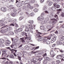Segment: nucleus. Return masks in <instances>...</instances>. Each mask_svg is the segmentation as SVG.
Wrapping results in <instances>:
<instances>
[{"label":"nucleus","mask_w":64,"mask_h":64,"mask_svg":"<svg viewBox=\"0 0 64 64\" xmlns=\"http://www.w3.org/2000/svg\"><path fill=\"white\" fill-rule=\"evenodd\" d=\"M23 5V4L21 2H19L16 5V6L18 7H20Z\"/></svg>","instance_id":"9b49d317"},{"label":"nucleus","mask_w":64,"mask_h":64,"mask_svg":"<svg viewBox=\"0 0 64 64\" xmlns=\"http://www.w3.org/2000/svg\"><path fill=\"white\" fill-rule=\"evenodd\" d=\"M48 21H49V18H45V20L44 21V22L45 23H46Z\"/></svg>","instance_id":"4be33fe9"},{"label":"nucleus","mask_w":64,"mask_h":64,"mask_svg":"<svg viewBox=\"0 0 64 64\" xmlns=\"http://www.w3.org/2000/svg\"><path fill=\"white\" fill-rule=\"evenodd\" d=\"M26 14L28 16H30V14L28 12H26Z\"/></svg>","instance_id":"e2e57ef3"},{"label":"nucleus","mask_w":64,"mask_h":64,"mask_svg":"<svg viewBox=\"0 0 64 64\" xmlns=\"http://www.w3.org/2000/svg\"><path fill=\"white\" fill-rule=\"evenodd\" d=\"M34 12H38V10L35 8L34 10Z\"/></svg>","instance_id":"09e8293b"},{"label":"nucleus","mask_w":64,"mask_h":64,"mask_svg":"<svg viewBox=\"0 0 64 64\" xmlns=\"http://www.w3.org/2000/svg\"><path fill=\"white\" fill-rule=\"evenodd\" d=\"M2 51L4 52H6L7 51V50H4L3 51Z\"/></svg>","instance_id":"69168bd1"},{"label":"nucleus","mask_w":64,"mask_h":64,"mask_svg":"<svg viewBox=\"0 0 64 64\" xmlns=\"http://www.w3.org/2000/svg\"><path fill=\"white\" fill-rule=\"evenodd\" d=\"M47 55V54L46 53H45L44 54V55H42V56L43 57H45V56H46Z\"/></svg>","instance_id":"338daca9"},{"label":"nucleus","mask_w":64,"mask_h":64,"mask_svg":"<svg viewBox=\"0 0 64 64\" xmlns=\"http://www.w3.org/2000/svg\"><path fill=\"white\" fill-rule=\"evenodd\" d=\"M52 10L53 11H55L56 10V7L55 6H53L52 7Z\"/></svg>","instance_id":"7c9ffc66"},{"label":"nucleus","mask_w":64,"mask_h":64,"mask_svg":"<svg viewBox=\"0 0 64 64\" xmlns=\"http://www.w3.org/2000/svg\"><path fill=\"white\" fill-rule=\"evenodd\" d=\"M60 7V5L59 4H56V8H59Z\"/></svg>","instance_id":"4c0bfd02"},{"label":"nucleus","mask_w":64,"mask_h":64,"mask_svg":"<svg viewBox=\"0 0 64 64\" xmlns=\"http://www.w3.org/2000/svg\"><path fill=\"white\" fill-rule=\"evenodd\" d=\"M16 14H17L14 12H12V13H11V16H12L13 17H15L16 16Z\"/></svg>","instance_id":"6ab92c4d"},{"label":"nucleus","mask_w":64,"mask_h":64,"mask_svg":"<svg viewBox=\"0 0 64 64\" xmlns=\"http://www.w3.org/2000/svg\"><path fill=\"white\" fill-rule=\"evenodd\" d=\"M23 18H24V17L22 16H20L19 18V21H21V20H22Z\"/></svg>","instance_id":"72a5a7b5"},{"label":"nucleus","mask_w":64,"mask_h":64,"mask_svg":"<svg viewBox=\"0 0 64 64\" xmlns=\"http://www.w3.org/2000/svg\"><path fill=\"white\" fill-rule=\"evenodd\" d=\"M22 45H21L19 47H18V48H19L20 50V49H21V48H22Z\"/></svg>","instance_id":"13d9d810"},{"label":"nucleus","mask_w":64,"mask_h":64,"mask_svg":"<svg viewBox=\"0 0 64 64\" xmlns=\"http://www.w3.org/2000/svg\"><path fill=\"white\" fill-rule=\"evenodd\" d=\"M13 11L14 12H16L17 11V10L16 9H14L13 10Z\"/></svg>","instance_id":"774afa93"},{"label":"nucleus","mask_w":64,"mask_h":64,"mask_svg":"<svg viewBox=\"0 0 64 64\" xmlns=\"http://www.w3.org/2000/svg\"><path fill=\"white\" fill-rule=\"evenodd\" d=\"M28 31H29V28H28V27L27 26L26 27L25 31L27 32Z\"/></svg>","instance_id":"c9c22d12"},{"label":"nucleus","mask_w":64,"mask_h":64,"mask_svg":"<svg viewBox=\"0 0 64 64\" xmlns=\"http://www.w3.org/2000/svg\"><path fill=\"white\" fill-rule=\"evenodd\" d=\"M45 53V50H42V51H40V53H39V55H42L43 53Z\"/></svg>","instance_id":"a878e982"},{"label":"nucleus","mask_w":64,"mask_h":64,"mask_svg":"<svg viewBox=\"0 0 64 64\" xmlns=\"http://www.w3.org/2000/svg\"><path fill=\"white\" fill-rule=\"evenodd\" d=\"M26 4L27 5V8H30V4H29V3Z\"/></svg>","instance_id":"de8ad7c7"},{"label":"nucleus","mask_w":64,"mask_h":64,"mask_svg":"<svg viewBox=\"0 0 64 64\" xmlns=\"http://www.w3.org/2000/svg\"><path fill=\"white\" fill-rule=\"evenodd\" d=\"M54 17H55V18H56V19H58V16L56 14L54 16Z\"/></svg>","instance_id":"6e6d98bb"},{"label":"nucleus","mask_w":64,"mask_h":64,"mask_svg":"<svg viewBox=\"0 0 64 64\" xmlns=\"http://www.w3.org/2000/svg\"><path fill=\"white\" fill-rule=\"evenodd\" d=\"M43 42L44 43V44H50V42L49 41L47 40L46 41V40H43Z\"/></svg>","instance_id":"f8f14e48"},{"label":"nucleus","mask_w":64,"mask_h":64,"mask_svg":"<svg viewBox=\"0 0 64 64\" xmlns=\"http://www.w3.org/2000/svg\"><path fill=\"white\" fill-rule=\"evenodd\" d=\"M40 29L41 30H44V31L45 30H46V29L45 28V27H44V26H42L40 27Z\"/></svg>","instance_id":"aec40b11"},{"label":"nucleus","mask_w":64,"mask_h":64,"mask_svg":"<svg viewBox=\"0 0 64 64\" xmlns=\"http://www.w3.org/2000/svg\"><path fill=\"white\" fill-rule=\"evenodd\" d=\"M43 39H44L43 37L39 38H38V41L39 42L42 41H43Z\"/></svg>","instance_id":"412c9836"},{"label":"nucleus","mask_w":64,"mask_h":64,"mask_svg":"<svg viewBox=\"0 0 64 64\" xmlns=\"http://www.w3.org/2000/svg\"><path fill=\"white\" fill-rule=\"evenodd\" d=\"M39 48V46H36L35 48L34 49V50H36V49H38Z\"/></svg>","instance_id":"603ef678"},{"label":"nucleus","mask_w":64,"mask_h":64,"mask_svg":"<svg viewBox=\"0 0 64 64\" xmlns=\"http://www.w3.org/2000/svg\"><path fill=\"white\" fill-rule=\"evenodd\" d=\"M13 34H14V32H9L8 34H7V35H13Z\"/></svg>","instance_id":"393cba45"},{"label":"nucleus","mask_w":64,"mask_h":64,"mask_svg":"<svg viewBox=\"0 0 64 64\" xmlns=\"http://www.w3.org/2000/svg\"><path fill=\"white\" fill-rule=\"evenodd\" d=\"M32 58L33 59V60H31V62H33L34 64H36V62L39 61V60L40 61L42 59V58H40L39 59H38L34 57L33 58Z\"/></svg>","instance_id":"7ed1b4c3"},{"label":"nucleus","mask_w":64,"mask_h":64,"mask_svg":"<svg viewBox=\"0 0 64 64\" xmlns=\"http://www.w3.org/2000/svg\"><path fill=\"white\" fill-rule=\"evenodd\" d=\"M8 56H9V55L7 54H5L4 55V57H7V58H8Z\"/></svg>","instance_id":"58836bf2"},{"label":"nucleus","mask_w":64,"mask_h":64,"mask_svg":"<svg viewBox=\"0 0 64 64\" xmlns=\"http://www.w3.org/2000/svg\"><path fill=\"white\" fill-rule=\"evenodd\" d=\"M34 6L36 8H37L38 7H39V5L38 4H34Z\"/></svg>","instance_id":"c03bdc74"},{"label":"nucleus","mask_w":64,"mask_h":64,"mask_svg":"<svg viewBox=\"0 0 64 64\" xmlns=\"http://www.w3.org/2000/svg\"><path fill=\"white\" fill-rule=\"evenodd\" d=\"M36 32L38 33V34H36V36L38 38H39L40 37H41V36H40V34H41L42 33L38 32V30H37Z\"/></svg>","instance_id":"1a4fd4ad"},{"label":"nucleus","mask_w":64,"mask_h":64,"mask_svg":"<svg viewBox=\"0 0 64 64\" xmlns=\"http://www.w3.org/2000/svg\"><path fill=\"white\" fill-rule=\"evenodd\" d=\"M7 30L6 29L4 30H2L0 31V32L2 33L3 34H4L5 33H6V32H7Z\"/></svg>","instance_id":"4468645a"},{"label":"nucleus","mask_w":64,"mask_h":64,"mask_svg":"<svg viewBox=\"0 0 64 64\" xmlns=\"http://www.w3.org/2000/svg\"><path fill=\"white\" fill-rule=\"evenodd\" d=\"M56 44L57 45H61L62 42H60L57 41L56 42Z\"/></svg>","instance_id":"5701e85b"},{"label":"nucleus","mask_w":64,"mask_h":64,"mask_svg":"<svg viewBox=\"0 0 64 64\" xmlns=\"http://www.w3.org/2000/svg\"><path fill=\"white\" fill-rule=\"evenodd\" d=\"M29 3H30V2H29L28 0H26V1H25L24 2V3H26V4H28Z\"/></svg>","instance_id":"79ce46f5"},{"label":"nucleus","mask_w":64,"mask_h":64,"mask_svg":"<svg viewBox=\"0 0 64 64\" xmlns=\"http://www.w3.org/2000/svg\"><path fill=\"white\" fill-rule=\"evenodd\" d=\"M4 42V40L2 38H0V43H3Z\"/></svg>","instance_id":"cd10ccee"},{"label":"nucleus","mask_w":64,"mask_h":64,"mask_svg":"<svg viewBox=\"0 0 64 64\" xmlns=\"http://www.w3.org/2000/svg\"><path fill=\"white\" fill-rule=\"evenodd\" d=\"M49 23L50 24H52V25L53 26L54 24H53V22H52L51 21H50L49 22Z\"/></svg>","instance_id":"bf43d9fd"},{"label":"nucleus","mask_w":64,"mask_h":64,"mask_svg":"<svg viewBox=\"0 0 64 64\" xmlns=\"http://www.w3.org/2000/svg\"><path fill=\"white\" fill-rule=\"evenodd\" d=\"M30 15L32 17H33L34 16V14L33 12L31 13L30 14Z\"/></svg>","instance_id":"a18cd8bd"},{"label":"nucleus","mask_w":64,"mask_h":64,"mask_svg":"<svg viewBox=\"0 0 64 64\" xmlns=\"http://www.w3.org/2000/svg\"><path fill=\"white\" fill-rule=\"evenodd\" d=\"M10 51H12V53H13L14 52V50L13 49H12V50H10Z\"/></svg>","instance_id":"052dcab7"},{"label":"nucleus","mask_w":64,"mask_h":64,"mask_svg":"<svg viewBox=\"0 0 64 64\" xmlns=\"http://www.w3.org/2000/svg\"><path fill=\"white\" fill-rule=\"evenodd\" d=\"M44 19V17L42 16H40L38 18V21H40H40L42 22L41 23V25H43V24H45V22H44L43 21V20Z\"/></svg>","instance_id":"20e7f679"},{"label":"nucleus","mask_w":64,"mask_h":64,"mask_svg":"<svg viewBox=\"0 0 64 64\" xmlns=\"http://www.w3.org/2000/svg\"><path fill=\"white\" fill-rule=\"evenodd\" d=\"M46 27L47 29H52L53 27L51 25L49 24Z\"/></svg>","instance_id":"a211bd4d"},{"label":"nucleus","mask_w":64,"mask_h":64,"mask_svg":"<svg viewBox=\"0 0 64 64\" xmlns=\"http://www.w3.org/2000/svg\"><path fill=\"white\" fill-rule=\"evenodd\" d=\"M2 20H0V23H2L0 24V27H2V26H5V24H7V22H4V21H5V19L4 18L2 19Z\"/></svg>","instance_id":"39448f33"},{"label":"nucleus","mask_w":64,"mask_h":64,"mask_svg":"<svg viewBox=\"0 0 64 64\" xmlns=\"http://www.w3.org/2000/svg\"><path fill=\"white\" fill-rule=\"evenodd\" d=\"M6 29H7V30H10V29L11 27H10L9 26H8L7 25H6V26H3L1 28V29H2V28H6Z\"/></svg>","instance_id":"9d476101"},{"label":"nucleus","mask_w":64,"mask_h":64,"mask_svg":"<svg viewBox=\"0 0 64 64\" xmlns=\"http://www.w3.org/2000/svg\"><path fill=\"white\" fill-rule=\"evenodd\" d=\"M29 48L28 46L26 45L24 47V49L28 50H29Z\"/></svg>","instance_id":"bb28decb"},{"label":"nucleus","mask_w":64,"mask_h":64,"mask_svg":"<svg viewBox=\"0 0 64 64\" xmlns=\"http://www.w3.org/2000/svg\"><path fill=\"white\" fill-rule=\"evenodd\" d=\"M61 16L62 17H64V13H62L61 14Z\"/></svg>","instance_id":"8fccbe9b"},{"label":"nucleus","mask_w":64,"mask_h":64,"mask_svg":"<svg viewBox=\"0 0 64 64\" xmlns=\"http://www.w3.org/2000/svg\"><path fill=\"white\" fill-rule=\"evenodd\" d=\"M56 62H57V64H59L60 63V61L59 60H58L56 61Z\"/></svg>","instance_id":"864d4df0"},{"label":"nucleus","mask_w":64,"mask_h":64,"mask_svg":"<svg viewBox=\"0 0 64 64\" xmlns=\"http://www.w3.org/2000/svg\"><path fill=\"white\" fill-rule=\"evenodd\" d=\"M0 10L2 11H3L4 12H6L7 11V9L6 8L4 7L2 8H0Z\"/></svg>","instance_id":"dca6fc26"},{"label":"nucleus","mask_w":64,"mask_h":64,"mask_svg":"<svg viewBox=\"0 0 64 64\" xmlns=\"http://www.w3.org/2000/svg\"><path fill=\"white\" fill-rule=\"evenodd\" d=\"M20 40H22V42L24 43V39L23 38H20Z\"/></svg>","instance_id":"37998d69"},{"label":"nucleus","mask_w":64,"mask_h":64,"mask_svg":"<svg viewBox=\"0 0 64 64\" xmlns=\"http://www.w3.org/2000/svg\"><path fill=\"white\" fill-rule=\"evenodd\" d=\"M10 8H11L12 9H13L14 8H12V6L11 5L8 7Z\"/></svg>","instance_id":"0e129e2a"},{"label":"nucleus","mask_w":64,"mask_h":64,"mask_svg":"<svg viewBox=\"0 0 64 64\" xmlns=\"http://www.w3.org/2000/svg\"><path fill=\"white\" fill-rule=\"evenodd\" d=\"M64 40V36H63L61 37V39L60 40L61 41H63V40Z\"/></svg>","instance_id":"ea45409f"},{"label":"nucleus","mask_w":64,"mask_h":64,"mask_svg":"<svg viewBox=\"0 0 64 64\" xmlns=\"http://www.w3.org/2000/svg\"><path fill=\"white\" fill-rule=\"evenodd\" d=\"M15 27L16 28H17L19 27V26H18L17 24H15Z\"/></svg>","instance_id":"4d7b16f0"},{"label":"nucleus","mask_w":64,"mask_h":64,"mask_svg":"<svg viewBox=\"0 0 64 64\" xmlns=\"http://www.w3.org/2000/svg\"><path fill=\"white\" fill-rule=\"evenodd\" d=\"M53 14H50V17L51 19V20H54V21H52V24L53 25H54L57 22V20L55 18H53Z\"/></svg>","instance_id":"f03ea898"},{"label":"nucleus","mask_w":64,"mask_h":64,"mask_svg":"<svg viewBox=\"0 0 64 64\" xmlns=\"http://www.w3.org/2000/svg\"><path fill=\"white\" fill-rule=\"evenodd\" d=\"M52 35H50L49 36H48V37L46 36L44 37V38H45V39H46L50 40L51 39V37H52Z\"/></svg>","instance_id":"ddd939ff"},{"label":"nucleus","mask_w":64,"mask_h":64,"mask_svg":"<svg viewBox=\"0 0 64 64\" xmlns=\"http://www.w3.org/2000/svg\"><path fill=\"white\" fill-rule=\"evenodd\" d=\"M28 27L29 29H30V32L31 33H32L33 34V31L32 30H31V29H33L34 28L33 26L31 25V24H29L28 25Z\"/></svg>","instance_id":"423d86ee"},{"label":"nucleus","mask_w":64,"mask_h":64,"mask_svg":"<svg viewBox=\"0 0 64 64\" xmlns=\"http://www.w3.org/2000/svg\"><path fill=\"white\" fill-rule=\"evenodd\" d=\"M52 4H53L52 2H49V3L48 4V5L49 6H51V5H52Z\"/></svg>","instance_id":"49530a36"},{"label":"nucleus","mask_w":64,"mask_h":64,"mask_svg":"<svg viewBox=\"0 0 64 64\" xmlns=\"http://www.w3.org/2000/svg\"><path fill=\"white\" fill-rule=\"evenodd\" d=\"M35 1H36L35 0H32L30 2V3L32 4L34 3V2H35Z\"/></svg>","instance_id":"f704fd0d"},{"label":"nucleus","mask_w":64,"mask_h":64,"mask_svg":"<svg viewBox=\"0 0 64 64\" xmlns=\"http://www.w3.org/2000/svg\"><path fill=\"white\" fill-rule=\"evenodd\" d=\"M28 22L29 23H30L31 24H33V23L34 22H33V20H30Z\"/></svg>","instance_id":"473e14b6"},{"label":"nucleus","mask_w":64,"mask_h":64,"mask_svg":"<svg viewBox=\"0 0 64 64\" xmlns=\"http://www.w3.org/2000/svg\"><path fill=\"white\" fill-rule=\"evenodd\" d=\"M13 62L12 61H10L9 62V64H13Z\"/></svg>","instance_id":"680f3d73"},{"label":"nucleus","mask_w":64,"mask_h":64,"mask_svg":"<svg viewBox=\"0 0 64 64\" xmlns=\"http://www.w3.org/2000/svg\"><path fill=\"white\" fill-rule=\"evenodd\" d=\"M47 60H44L43 61V63L44 64H46L47 63Z\"/></svg>","instance_id":"2f4dec72"},{"label":"nucleus","mask_w":64,"mask_h":64,"mask_svg":"<svg viewBox=\"0 0 64 64\" xmlns=\"http://www.w3.org/2000/svg\"><path fill=\"white\" fill-rule=\"evenodd\" d=\"M18 32H21L22 31V29L21 28H18Z\"/></svg>","instance_id":"e433bc0d"},{"label":"nucleus","mask_w":64,"mask_h":64,"mask_svg":"<svg viewBox=\"0 0 64 64\" xmlns=\"http://www.w3.org/2000/svg\"><path fill=\"white\" fill-rule=\"evenodd\" d=\"M10 57L11 58H12V59H14L15 58V57L12 54H10Z\"/></svg>","instance_id":"c756f323"},{"label":"nucleus","mask_w":64,"mask_h":64,"mask_svg":"<svg viewBox=\"0 0 64 64\" xmlns=\"http://www.w3.org/2000/svg\"><path fill=\"white\" fill-rule=\"evenodd\" d=\"M45 58L46 59V60H48V61H50V60H51V59L48 57H45Z\"/></svg>","instance_id":"c85d7f7f"},{"label":"nucleus","mask_w":64,"mask_h":64,"mask_svg":"<svg viewBox=\"0 0 64 64\" xmlns=\"http://www.w3.org/2000/svg\"><path fill=\"white\" fill-rule=\"evenodd\" d=\"M11 43V42L9 40H6V46H9Z\"/></svg>","instance_id":"6e6552de"},{"label":"nucleus","mask_w":64,"mask_h":64,"mask_svg":"<svg viewBox=\"0 0 64 64\" xmlns=\"http://www.w3.org/2000/svg\"><path fill=\"white\" fill-rule=\"evenodd\" d=\"M29 40H30V38H28L26 42H29Z\"/></svg>","instance_id":"5fc2aeb1"},{"label":"nucleus","mask_w":64,"mask_h":64,"mask_svg":"<svg viewBox=\"0 0 64 64\" xmlns=\"http://www.w3.org/2000/svg\"><path fill=\"white\" fill-rule=\"evenodd\" d=\"M4 45H3V44H0V47H4Z\"/></svg>","instance_id":"3c124183"},{"label":"nucleus","mask_w":64,"mask_h":64,"mask_svg":"<svg viewBox=\"0 0 64 64\" xmlns=\"http://www.w3.org/2000/svg\"><path fill=\"white\" fill-rule=\"evenodd\" d=\"M42 9L44 11L45 10H46L47 9V6H44L43 8Z\"/></svg>","instance_id":"b1692460"},{"label":"nucleus","mask_w":64,"mask_h":64,"mask_svg":"<svg viewBox=\"0 0 64 64\" xmlns=\"http://www.w3.org/2000/svg\"><path fill=\"white\" fill-rule=\"evenodd\" d=\"M56 40V36H54L52 38L51 42L52 43L54 42H55Z\"/></svg>","instance_id":"0eeeda50"},{"label":"nucleus","mask_w":64,"mask_h":64,"mask_svg":"<svg viewBox=\"0 0 64 64\" xmlns=\"http://www.w3.org/2000/svg\"><path fill=\"white\" fill-rule=\"evenodd\" d=\"M14 32L15 33H16V34H17V35H18V31L17 30H14Z\"/></svg>","instance_id":"a19ab883"},{"label":"nucleus","mask_w":64,"mask_h":64,"mask_svg":"<svg viewBox=\"0 0 64 64\" xmlns=\"http://www.w3.org/2000/svg\"><path fill=\"white\" fill-rule=\"evenodd\" d=\"M18 41V38H14V42L11 46V48H12L14 49H16L17 47V43Z\"/></svg>","instance_id":"f257e3e1"},{"label":"nucleus","mask_w":64,"mask_h":64,"mask_svg":"<svg viewBox=\"0 0 64 64\" xmlns=\"http://www.w3.org/2000/svg\"><path fill=\"white\" fill-rule=\"evenodd\" d=\"M54 54V52H53V50H52L50 52V54L52 56V57L53 58L54 57V56H55V54Z\"/></svg>","instance_id":"f3484780"},{"label":"nucleus","mask_w":64,"mask_h":64,"mask_svg":"<svg viewBox=\"0 0 64 64\" xmlns=\"http://www.w3.org/2000/svg\"><path fill=\"white\" fill-rule=\"evenodd\" d=\"M62 58V56L61 55L57 56L56 57V58L57 59H58V60H59V59H61Z\"/></svg>","instance_id":"2eb2a0df"}]
</instances>
